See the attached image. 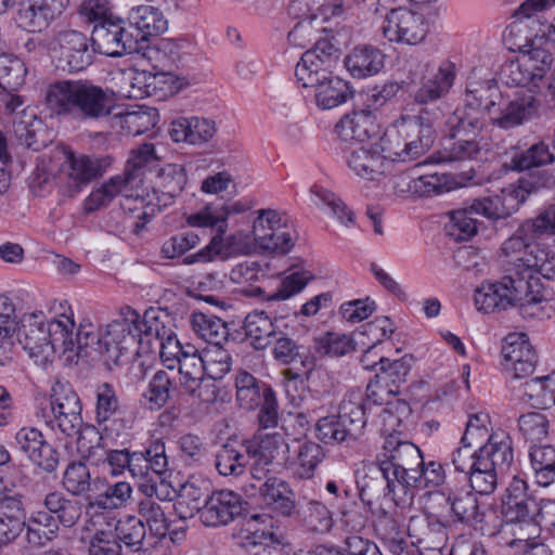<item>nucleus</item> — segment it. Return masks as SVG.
<instances>
[{
  "mask_svg": "<svg viewBox=\"0 0 555 555\" xmlns=\"http://www.w3.org/2000/svg\"><path fill=\"white\" fill-rule=\"evenodd\" d=\"M114 90L90 79H56L44 88L43 103L56 117L100 120L108 117L116 106Z\"/></svg>",
  "mask_w": 555,
  "mask_h": 555,
  "instance_id": "1",
  "label": "nucleus"
},
{
  "mask_svg": "<svg viewBox=\"0 0 555 555\" xmlns=\"http://www.w3.org/2000/svg\"><path fill=\"white\" fill-rule=\"evenodd\" d=\"M157 162L158 157L152 143H143L131 150L122 173L112 177L101 188L92 191L86 199V210H98L108 205L117 195L140 199L142 204L140 191H142L145 168Z\"/></svg>",
  "mask_w": 555,
  "mask_h": 555,
  "instance_id": "2",
  "label": "nucleus"
},
{
  "mask_svg": "<svg viewBox=\"0 0 555 555\" xmlns=\"http://www.w3.org/2000/svg\"><path fill=\"white\" fill-rule=\"evenodd\" d=\"M519 55L506 62L502 67V79L512 87L526 88L527 94H540L545 77L550 73L553 57L545 48L538 44V36L519 46Z\"/></svg>",
  "mask_w": 555,
  "mask_h": 555,
  "instance_id": "3",
  "label": "nucleus"
},
{
  "mask_svg": "<svg viewBox=\"0 0 555 555\" xmlns=\"http://www.w3.org/2000/svg\"><path fill=\"white\" fill-rule=\"evenodd\" d=\"M433 125L421 120L418 115L388 129L380 138L378 149L389 168L393 162H410L424 155L434 143Z\"/></svg>",
  "mask_w": 555,
  "mask_h": 555,
  "instance_id": "4",
  "label": "nucleus"
},
{
  "mask_svg": "<svg viewBox=\"0 0 555 555\" xmlns=\"http://www.w3.org/2000/svg\"><path fill=\"white\" fill-rule=\"evenodd\" d=\"M49 411H43L44 424L65 437H75L82 426V404L68 383L55 382L51 388Z\"/></svg>",
  "mask_w": 555,
  "mask_h": 555,
  "instance_id": "5",
  "label": "nucleus"
},
{
  "mask_svg": "<svg viewBox=\"0 0 555 555\" xmlns=\"http://www.w3.org/2000/svg\"><path fill=\"white\" fill-rule=\"evenodd\" d=\"M511 261L506 266L505 274L500 281L482 283L474 295V302L478 311L492 313L506 310L508 307H518L525 300V282Z\"/></svg>",
  "mask_w": 555,
  "mask_h": 555,
  "instance_id": "6",
  "label": "nucleus"
},
{
  "mask_svg": "<svg viewBox=\"0 0 555 555\" xmlns=\"http://www.w3.org/2000/svg\"><path fill=\"white\" fill-rule=\"evenodd\" d=\"M138 321L139 313L127 306L100 333L96 352L107 363L118 364L120 357L139 344Z\"/></svg>",
  "mask_w": 555,
  "mask_h": 555,
  "instance_id": "7",
  "label": "nucleus"
},
{
  "mask_svg": "<svg viewBox=\"0 0 555 555\" xmlns=\"http://www.w3.org/2000/svg\"><path fill=\"white\" fill-rule=\"evenodd\" d=\"M502 198L499 193L475 198L467 206L449 212L450 220L446 224L447 234L454 241H468L477 233V219L483 216L490 220L506 219L509 211H502Z\"/></svg>",
  "mask_w": 555,
  "mask_h": 555,
  "instance_id": "8",
  "label": "nucleus"
},
{
  "mask_svg": "<svg viewBox=\"0 0 555 555\" xmlns=\"http://www.w3.org/2000/svg\"><path fill=\"white\" fill-rule=\"evenodd\" d=\"M447 502L455 521L470 525L483 535L493 537L503 528L502 520L494 509L480 511L476 493L467 487H448Z\"/></svg>",
  "mask_w": 555,
  "mask_h": 555,
  "instance_id": "9",
  "label": "nucleus"
},
{
  "mask_svg": "<svg viewBox=\"0 0 555 555\" xmlns=\"http://www.w3.org/2000/svg\"><path fill=\"white\" fill-rule=\"evenodd\" d=\"M456 77V65L450 60H443L436 72L424 76L421 87L414 93V102L420 105V119L435 122L442 115L438 101L451 90Z\"/></svg>",
  "mask_w": 555,
  "mask_h": 555,
  "instance_id": "10",
  "label": "nucleus"
},
{
  "mask_svg": "<svg viewBox=\"0 0 555 555\" xmlns=\"http://www.w3.org/2000/svg\"><path fill=\"white\" fill-rule=\"evenodd\" d=\"M550 513L555 514V503L539 508L537 502L527 493L526 481L520 478H513L502 500V518H500L502 521L504 519L507 525L525 522L531 534H537L539 529L533 521V517L539 514L542 518H545V515Z\"/></svg>",
  "mask_w": 555,
  "mask_h": 555,
  "instance_id": "11",
  "label": "nucleus"
},
{
  "mask_svg": "<svg viewBox=\"0 0 555 555\" xmlns=\"http://www.w3.org/2000/svg\"><path fill=\"white\" fill-rule=\"evenodd\" d=\"M429 27L425 16L405 7L391 8L384 16L382 33L390 43L416 46L424 41Z\"/></svg>",
  "mask_w": 555,
  "mask_h": 555,
  "instance_id": "12",
  "label": "nucleus"
},
{
  "mask_svg": "<svg viewBox=\"0 0 555 555\" xmlns=\"http://www.w3.org/2000/svg\"><path fill=\"white\" fill-rule=\"evenodd\" d=\"M89 38L82 31L63 27L54 31L53 50L56 52L59 67L69 73L86 69L93 62V48L89 47Z\"/></svg>",
  "mask_w": 555,
  "mask_h": 555,
  "instance_id": "13",
  "label": "nucleus"
},
{
  "mask_svg": "<svg viewBox=\"0 0 555 555\" xmlns=\"http://www.w3.org/2000/svg\"><path fill=\"white\" fill-rule=\"evenodd\" d=\"M134 36L127 22L114 16L95 24L90 40L94 52L117 57L138 51V39Z\"/></svg>",
  "mask_w": 555,
  "mask_h": 555,
  "instance_id": "14",
  "label": "nucleus"
},
{
  "mask_svg": "<svg viewBox=\"0 0 555 555\" xmlns=\"http://www.w3.org/2000/svg\"><path fill=\"white\" fill-rule=\"evenodd\" d=\"M412 356H403L390 361L388 358H379V369L366 387V397L375 404H383L386 397H397L401 393L411 370Z\"/></svg>",
  "mask_w": 555,
  "mask_h": 555,
  "instance_id": "15",
  "label": "nucleus"
},
{
  "mask_svg": "<svg viewBox=\"0 0 555 555\" xmlns=\"http://www.w3.org/2000/svg\"><path fill=\"white\" fill-rule=\"evenodd\" d=\"M340 51L327 38L319 39L313 48L306 51L295 68V75L302 85H312L326 79L338 64Z\"/></svg>",
  "mask_w": 555,
  "mask_h": 555,
  "instance_id": "16",
  "label": "nucleus"
},
{
  "mask_svg": "<svg viewBox=\"0 0 555 555\" xmlns=\"http://www.w3.org/2000/svg\"><path fill=\"white\" fill-rule=\"evenodd\" d=\"M540 108L541 101L535 95L517 91L513 98H501L490 122L502 130H512L535 119Z\"/></svg>",
  "mask_w": 555,
  "mask_h": 555,
  "instance_id": "17",
  "label": "nucleus"
},
{
  "mask_svg": "<svg viewBox=\"0 0 555 555\" xmlns=\"http://www.w3.org/2000/svg\"><path fill=\"white\" fill-rule=\"evenodd\" d=\"M380 456L386 457L395 466V473L403 475L405 485L417 486L421 478L417 470L423 465V455L417 446L400 439L396 434H389Z\"/></svg>",
  "mask_w": 555,
  "mask_h": 555,
  "instance_id": "18",
  "label": "nucleus"
},
{
  "mask_svg": "<svg viewBox=\"0 0 555 555\" xmlns=\"http://www.w3.org/2000/svg\"><path fill=\"white\" fill-rule=\"evenodd\" d=\"M501 353L504 371L512 378L520 379L533 374L538 363V356L526 334H508L504 338Z\"/></svg>",
  "mask_w": 555,
  "mask_h": 555,
  "instance_id": "19",
  "label": "nucleus"
},
{
  "mask_svg": "<svg viewBox=\"0 0 555 555\" xmlns=\"http://www.w3.org/2000/svg\"><path fill=\"white\" fill-rule=\"evenodd\" d=\"M188 348L192 349L190 356L183 357L178 363L180 385L189 396L203 402H212L217 398L216 386L209 377H205L207 372L201 354L193 347Z\"/></svg>",
  "mask_w": 555,
  "mask_h": 555,
  "instance_id": "20",
  "label": "nucleus"
},
{
  "mask_svg": "<svg viewBox=\"0 0 555 555\" xmlns=\"http://www.w3.org/2000/svg\"><path fill=\"white\" fill-rule=\"evenodd\" d=\"M69 0H25L16 14L20 27L29 33H41L65 11Z\"/></svg>",
  "mask_w": 555,
  "mask_h": 555,
  "instance_id": "21",
  "label": "nucleus"
},
{
  "mask_svg": "<svg viewBox=\"0 0 555 555\" xmlns=\"http://www.w3.org/2000/svg\"><path fill=\"white\" fill-rule=\"evenodd\" d=\"M406 533L420 554L424 551H441L448 541L447 527L435 515H415L409 519Z\"/></svg>",
  "mask_w": 555,
  "mask_h": 555,
  "instance_id": "22",
  "label": "nucleus"
},
{
  "mask_svg": "<svg viewBox=\"0 0 555 555\" xmlns=\"http://www.w3.org/2000/svg\"><path fill=\"white\" fill-rule=\"evenodd\" d=\"M241 495L233 491L212 492L201 509V520L207 527L225 526L242 514Z\"/></svg>",
  "mask_w": 555,
  "mask_h": 555,
  "instance_id": "23",
  "label": "nucleus"
},
{
  "mask_svg": "<svg viewBox=\"0 0 555 555\" xmlns=\"http://www.w3.org/2000/svg\"><path fill=\"white\" fill-rule=\"evenodd\" d=\"M13 133L21 145L40 151L53 141V132L34 111L23 109L13 119Z\"/></svg>",
  "mask_w": 555,
  "mask_h": 555,
  "instance_id": "24",
  "label": "nucleus"
},
{
  "mask_svg": "<svg viewBox=\"0 0 555 555\" xmlns=\"http://www.w3.org/2000/svg\"><path fill=\"white\" fill-rule=\"evenodd\" d=\"M555 185V176L546 170L539 171L528 178L521 177L516 183L500 191L502 203H499L502 211H509L511 216L518 210L527 197L543 188H553Z\"/></svg>",
  "mask_w": 555,
  "mask_h": 555,
  "instance_id": "25",
  "label": "nucleus"
},
{
  "mask_svg": "<svg viewBox=\"0 0 555 555\" xmlns=\"http://www.w3.org/2000/svg\"><path fill=\"white\" fill-rule=\"evenodd\" d=\"M247 209L248 207L242 202H212L186 216L185 221L192 228H216L220 233H225L228 218L231 215L245 212Z\"/></svg>",
  "mask_w": 555,
  "mask_h": 555,
  "instance_id": "26",
  "label": "nucleus"
},
{
  "mask_svg": "<svg viewBox=\"0 0 555 555\" xmlns=\"http://www.w3.org/2000/svg\"><path fill=\"white\" fill-rule=\"evenodd\" d=\"M42 312L33 313L28 318V324H24L18 332V341L28 352L29 357L38 364H44L52 356V347L49 344V333L46 324L38 320Z\"/></svg>",
  "mask_w": 555,
  "mask_h": 555,
  "instance_id": "27",
  "label": "nucleus"
},
{
  "mask_svg": "<svg viewBox=\"0 0 555 555\" xmlns=\"http://www.w3.org/2000/svg\"><path fill=\"white\" fill-rule=\"evenodd\" d=\"M347 165L356 176L366 181H377L390 169L378 146L352 150L347 158Z\"/></svg>",
  "mask_w": 555,
  "mask_h": 555,
  "instance_id": "28",
  "label": "nucleus"
},
{
  "mask_svg": "<svg viewBox=\"0 0 555 555\" xmlns=\"http://www.w3.org/2000/svg\"><path fill=\"white\" fill-rule=\"evenodd\" d=\"M337 135L346 142H365L379 135V126L371 111L361 109L345 115L335 127Z\"/></svg>",
  "mask_w": 555,
  "mask_h": 555,
  "instance_id": "29",
  "label": "nucleus"
},
{
  "mask_svg": "<svg viewBox=\"0 0 555 555\" xmlns=\"http://www.w3.org/2000/svg\"><path fill=\"white\" fill-rule=\"evenodd\" d=\"M262 504L270 511L289 517L296 508V495L287 481L271 476L259 487Z\"/></svg>",
  "mask_w": 555,
  "mask_h": 555,
  "instance_id": "30",
  "label": "nucleus"
},
{
  "mask_svg": "<svg viewBox=\"0 0 555 555\" xmlns=\"http://www.w3.org/2000/svg\"><path fill=\"white\" fill-rule=\"evenodd\" d=\"M478 459L491 468L506 474L514 462L512 438L504 431L491 434L486 443L478 448Z\"/></svg>",
  "mask_w": 555,
  "mask_h": 555,
  "instance_id": "31",
  "label": "nucleus"
},
{
  "mask_svg": "<svg viewBox=\"0 0 555 555\" xmlns=\"http://www.w3.org/2000/svg\"><path fill=\"white\" fill-rule=\"evenodd\" d=\"M188 182L183 165L167 164L162 167L153 181V192L157 195L158 207L171 205L184 190Z\"/></svg>",
  "mask_w": 555,
  "mask_h": 555,
  "instance_id": "32",
  "label": "nucleus"
},
{
  "mask_svg": "<svg viewBox=\"0 0 555 555\" xmlns=\"http://www.w3.org/2000/svg\"><path fill=\"white\" fill-rule=\"evenodd\" d=\"M216 133V124L207 118L180 117L171 121L169 135L173 142L201 145L207 143Z\"/></svg>",
  "mask_w": 555,
  "mask_h": 555,
  "instance_id": "33",
  "label": "nucleus"
},
{
  "mask_svg": "<svg viewBox=\"0 0 555 555\" xmlns=\"http://www.w3.org/2000/svg\"><path fill=\"white\" fill-rule=\"evenodd\" d=\"M367 400L366 393L364 395L360 389H351L339 404L337 416L352 440L358 439L363 434L366 424L365 409Z\"/></svg>",
  "mask_w": 555,
  "mask_h": 555,
  "instance_id": "34",
  "label": "nucleus"
},
{
  "mask_svg": "<svg viewBox=\"0 0 555 555\" xmlns=\"http://www.w3.org/2000/svg\"><path fill=\"white\" fill-rule=\"evenodd\" d=\"M502 98L498 83L493 79L469 78L465 91V107L488 114L489 120Z\"/></svg>",
  "mask_w": 555,
  "mask_h": 555,
  "instance_id": "35",
  "label": "nucleus"
},
{
  "mask_svg": "<svg viewBox=\"0 0 555 555\" xmlns=\"http://www.w3.org/2000/svg\"><path fill=\"white\" fill-rule=\"evenodd\" d=\"M511 263L518 269L519 279L524 282L540 280L535 273L547 280H555V254L544 248L535 247L530 250L529 256L515 257Z\"/></svg>",
  "mask_w": 555,
  "mask_h": 555,
  "instance_id": "36",
  "label": "nucleus"
},
{
  "mask_svg": "<svg viewBox=\"0 0 555 555\" xmlns=\"http://www.w3.org/2000/svg\"><path fill=\"white\" fill-rule=\"evenodd\" d=\"M210 487L207 480L191 477L181 485L175 509L181 519L190 518L199 513L210 498Z\"/></svg>",
  "mask_w": 555,
  "mask_h": 555,
  "instance_id": "37",
  "label": "nucleus"
},
{
  "mask_svg": "<svg viewBox=\"0 0 555 555\" xmlns=\"http://www.w3.org/2000/svg\"><path fill=\"white\" fill-rule=\"evenodd\" d=\"M128 25L138 43L151 36H158L167 29L162 11L153 5H139L130 11Z\"/></svg>",
  "mask_w": 555,
  "mask_h": 555,
  "instance_id": "38",
  "label": "nucleus"
},
{
  "mask_svg": "<svg viewBox=\"0 0 555 555\" xmlns=\"http://www.w3.org/2000/svg\"><path fill=\"white\" fill-rule=\"evenodd\" d=\"M67 181L64 188V195L73 197L83 186L102 175V169L96 159L86 155L75 156L68 154Z\"/></svg>",
  "mask_w": 555,
  "mask_h": 555,
  "instance_id": "39",
  "label": "nucleus"
},
{
  "mask_svg": "<svg viewBox=\"0 0 555 555\" xmlns=\"http://www.w3.org/2000/svg\"><path fill=\"white\" fill-rule=\"evenodd\" d=\"M246 339L255 350H264L271 346L278 330L271 317L262 310L249 312L243 323Z\"/></svg>",
  "mask_w": 555,
  "mask_h": 555,
  "instance_id": "40",
  "label": "nucleus"
},
{
  "mask_svg": "<svg viewBox=\"0 0 555 555\" xmlns=\"http://www.w3.org/2000/svg\"><path fill=\"white\" fill-rule=\"evenodd\" d=\"M525 300H520L519 310L525 318L550 319L555 314V297L548 296L540 280L525 282Z\"/></svg>",
  "mask_w": 555,
  "mask_h": 555,
  "instance_id": "41",
  "label": "nucleus"
},
{
  "mask_svg": "<svg viewBox=\"0 0 555 555\" xmlns=\"http://www.w3.org/2000/svg\"><path fill=\"white\" fill-rule=\"evenodd\" d=\"M302 87L314 89L317 105L323 109L334 108L346 103L352 96L348 82L332 74L322 81L302 85Z\"/></svg>",
  "mask_w": 555,
  "mask_h": 555,
  "instance_id": "42",
  "label": "nucleus"
},
{
  "mask_svg": "<svg viewBox=\"0 0 555 555\" xmlns=\"http://www.w3.org/2000/svg\"><path fill=\"white\" fill-rule=\"evenodd\" d=\"M113 534L121 551L141 554L145 547L146 528L134 515H127L115 521Z\"/></svg>",
  "mask_w": 555,
  "mask_h": 555,
  "instance_id": "43",
  "label": "nucleus"
},
{
  "mask_svg": "<svg viewBox=\"0 0 555 555\" xmlns=\"http://www.w3.org/2000/svg\"><path fill=\"white\" fill-rule=\"evenodd\" d=\"M345 65L354 78L375 75L384 67V54L371 46L356 47L345 59Z\"/></svg>",
  "mask_w": 555,
  "mask_h": 555,
  "instance_id": "44",
  "label": "nucleus"
},
{
  "mask_svg": "<svg viewBox=\"0 0 555 555\" xmlns=\"http://www.w3.org/2000/svg\"><path fill=\"white\" fill-rule=\"evenodd\" d=\"M43 506L54 516L55 521L65 528L74 527L82 513V504L78 500L67 498L60 491H52L46 494Z\"/></svg>",
  "mask_w": 555,
  "mask_h": 555,
  "instance_id": "45",
  "label": "nucleus"
},
{
  "mask_svg": "<svg viewBox=\"0 0 555 555\" xmlns=\"http://www.w3.org/2000/svg\"><path fill=\"white\" fill-rule=\"evenodd\" d=\"M73 317L72 308L67 307L61 313L60 319H52L46 324L52 354L57 350L62 352L74 351V330L76 325Z\"/></svg>",
  "mask_w": 555,
  "mask_h": 555,
  "instance_id": "46",
  "label": "nucleus"
},
{
  "mask_svg": "<svg viewBox=\"0 0 555 555\" xmlns=\"http://www.w3.org/2000/svg\"><path fill=\"white\" fill-rule=\"evenodd\" d=\"M142 55L153 70L172 72L181 57L180 44L173 39H158L155 43L147 46Z\"/></svg>",
  "mask_w": 555,
  "mask_h": 555,
  "instance_id": "47",
  "label": "nucleus"
},
{
  "mask_svg": "<svg viewBox=\"0 0 555 555\" xmlns=\"http://www.w3.org/2000/svg\"><path fill=\"white\" fill-rule=\"evenodd\" d=\"M324 457V450L319 443L304 441L299 444L296 457L291 464L293 476L300 480L311 479Z\"/></svg>",
  "mask_w": 555,
  "mask_h": 555,
  "instance_id": "48",
  "label": "nucleus"
},
{
  "mask_svg": "<svg viewBox=\"0 0 555 555\" xmlns=\"http://www.w3.org/2000/svg\"><path fill=\"white\" fill-rule=\"evenodd\" d=\"M555 162V154L551 150L550 144L540 140L527 150L516 151L512 157L509 167L513 170L524 171L535 167H543Z\"/></svg>",
  "mask_w": 555,
  "mask_h": 555,
  "instance_id": "49",
  "label": "nucleus"
},
{
  "mask_svg": "<svg viewBox=\"0 0 555 555\" xmlns=\"http://www.w3.org/2000/svg\"><path fill=\"white\" fill-rule=\"evenodd\" d=\"M191 324L196 335L209 346L223 345L229 340L230 330L227 322L220 318L195 312L192 314Z\"/></svg>",
  "mask_w": 555,
  "mask_h": 555,
  "instance_id": "50",
  "label": "nucleus"
},
{
  "mask_svg": "<svg viewBox=\"0 0 555 555\" xmlns=\"http://www.w3.org/2000/svg\"><path fill=\"white\" fill-rule=\"evenodd\" d=\"M236 401L245 410L258 408L266 397V389H272L266 383L257 380L250 373L241 371L235 376Z\"/></svg>",
  "mask_w": 555,
  "mask_h": 555,
  "instance_id": "51",
  "label": "nucleus"
},
{
  "mask_svg": "<svg viewBox=\"0 0 555 555\" xmlns=\"http://www.w3.org/2000/svg\"><path fill=\"white\" fill-rule=\"evenodd\" d=\"M248 465L243 444L223 443L215 454V467L222 476H241Z\"/></svg>",
  "mask_w": 555,
  "mask_h": 555,
  "instance_id": "52",
  "label": "nucleus"
},
{
  "mask_svg": "<svg viewBox=\"0 0 555 555\" xmlns=\"http://www.w3.org/2000/svg\"><path fill=\"white\" fill-rule=\"evenodd\" d=\"M447 177L444 175L430 173L424 175L410 181L399 178L395 184L393 190L396 194H403L405 192L417 196H430L441 194L449 191L447 186Z\"/></svg>",
  "mask_w": 555,
  "mask_h": 555,
  "instance_id": "53",
  "label": "nucleus"
},
{
  "mask_svg": "<svg viewBox=\"0 0 555 555\" xmlns=\"http://www.w3.org/2000/svg\"><path fill=\"white\" fill-rule=\"evenodd\" d=\"M157 112L149 107H140L115 116V126L126 135H140L157 124Z\"/></svg>",
  "mask_w": 555,
  "mask_h": 555,
  "instance_id": "54",
  "label": "nucleus"
},
{
  "mask_svg": "<svg viewBox=\"0 0 555 555\" xmlns=\"http://www.w3.org/2000/svg\"><path fill=\"white\" fill-rule=\"evenodd\" d=\"M117 424L124 425L120 421H113L112 424H106L103 427V433L93 425H83L81 430L76 435L78 450L85 457L94 455L96 449H106L108 447V439L113 438L115 426Z\"/></svg>",
  "mask_w": 555,
  "mask_h": 555,
  "instance_id": "55",
  "label": "nucleus"
},
{
  "mask_svg": "<svg viewBox=\"0 0 555 555\" xmlns=\"http://www.w3.org/2000/svg\"><path fill=\"white\" fill-rule=\"evenodd\" d=\"M449 125L451 137L477 140L485 126V118L481 112L464 106L453 113V116L449 119Z\"/></svg>",
  "mask_w": 555,
  "mask_h": 555,
  "instance_id": "56",
  "label": "nucleus"
},
{
  "mask_svg": "<svg viewBox=\"0 0 555 555\" xmlns=\"http://www.w3.org/2000/svg\"><path fill=\"white\" fill-rule=\"evenodd\" d=\"M132 496V487L127 481H117L112 485H107L105 490L94 496L93 499L88 498L87 508H100V509H119L127 505Z\"/></svg>",
  "mask_w": 555,
  "mask_h": 555,
  "instance_id": "57",
  "label": "nucleus"
},
{
  "mask_svg": "<svg viewBox=\"0 0 555 555\" xmlns=\"http://www.w3.org/2000/svg\"><path fill=\"white\" fill-rule=\"evenodd\" d=\"M163 315L168 318V315L165 313H163ZM137 324L139 345L145 343L146 345L151 346L153 340L159 345L166 340L167 337L175 334L165 325V322L162 320V312L154 309L146 310L143 318L139 315V321Z\"/></svg>",
  "mask_w": 555,
  "mask_h": 555,
  "instance_id": "58",
  "label": "nucleus"
},
{
  "mask_svg": "<svg viewBox=\"0 0 555 555\" xmlns=\"http://www.w3.org/2000/svg\"><path fill=\"white\" fill-rule=\"evenodd\" d=\"M137 512L139 515L137 518L142 521L145 528L149 527L153 534L167 539L169 525L164 509L155 499H141L138 502Z\"/></svg>",
  "mask_w": 555,
  "mask_h": 555,
  "instance_id": "59",
  "label": "nucleus"
},
{
  "mask_svg": "<svg viewBox=\"0 0 555 555\" xmlns=\"http://www.w3.org/2000/svg\"><path fill=\"white\" fill-rule=\"evenodd\" d=\"M285 444L284 438L279 433H258L253 439L246 440L243 448L248 457H259L274 462L279 450Z\"/></svg>",
  "mask_w": 555,
  "mask_h": 555,
  "instance_id": "60",
  "label": "nucleus"
},
{
  "mask_svg": "<svg viewBox=\"0 0 555 555\" xmlns=\"http://www.w3.org/2000/svg\"><path fill=\"white\" fill-rule=\"evenodd\" d=\"M551 376L535 377L525 382L519 387V398L535 409H548L553 404L552 392L548 390Z\"/></svg>",
  "mask_w": 555,
  "mask_h": 555,
  "instance_id": "61",
  "label": "nucleus"
},
{
  "mask_svg": "<svg viewBox=\"0 0 555 555\" xmlns=\"http://www.w3.org/2000/svg\"><path fill=\"white\" fill-rule=\"evenodd\" d=\"M530 460L537 482L548 486L555 479V449L552 446L534 444L530 450Z\"/></svg>",
  "mask_w": 555,
  "mask_h": 555,
  "instance_id": "62",
  "label": "nucleus"
},
{
  "mask_svg": "<svg viewBox=\"0 0 555 555\" xmlns=\"http://www.w3.org/2000/svg\"><path fill=\"white\" fill-rule=\"evenodd\" d=\"M283 223L278 211L272 209L259 210V215L253 225V235L257 246L260 249L262 247L276 246V243H272V236H274V232Z\"/></svg>",
  "mask_w": 555,
  "mask_h": 555,
  "instance_id": "63",
  "label": "nucleus"
},
{
  "mask_svg": "<svg viewBox=\"0 0 555 555\" xmlns=\"http://www.w3.org/2000/svg\"><path fill=\"white\" fill-rule=\"evenodd\" d=\"M27 69L24 62L12 54L0 55V88L16 91L25 82Z\"/></svg>",
  "mask_w": 555,
  "mask_h": 555,
  "instance_id": "64",
  "label": "nucleus"
}]
</instances>
